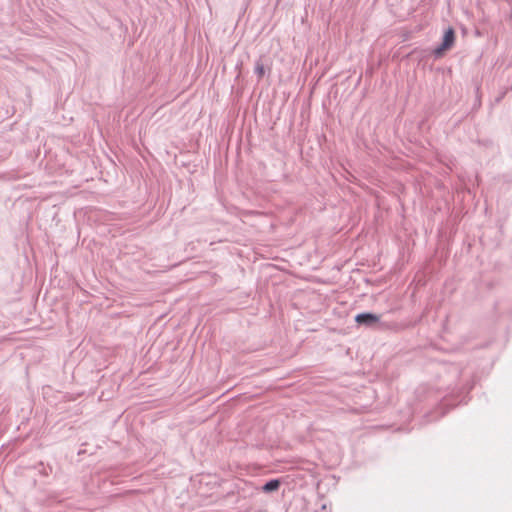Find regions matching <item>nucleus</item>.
Instances as JSON below:
<instances>
[{
    "mask_svg": "<svg viewBox=\"0 0 512 512\" xmlns=\"http://www.w3.org/2000/svg\"><path fill=\"white\" fill-rule=\"evenodd\" d=\"M455 42V32L453 28H449L443 37L442 44L434 50V54L436 57H441L445 51L452 48Z\"/></svg>",
    "mask_w": 512,
    "mask_h": 512,
    "instance_id": "f257e3e1",
    "label": "nucleus"
},
{
    "mask_svg": "<svg viewBox=\"0 0 512 512\" xmlns=\"http://www.w3.org/2000/svg\"><path fill=\"white\" fill-rule=\"evenodd\" d=\"M379 320V317L371 313L358 314L355 317V321L359 324H372Z\"/></svg>",
    "mask_w": 512,
    "mask_h": 512,
    "instance_id": "f03ea898",
    "label": "nucleus"
},
{
    "mask_svg": "<svg viewBox=\"0 0 512 512\" xmlns=\"http://www.w3.org/2000/svg\"><path fill=\"white\" fill-rule=\"evenodd\" d=\"M280 486V481L277 479L271 480L267 482L263 487L262 490L264 492H273L276 491Z\"/></svg>",
    "mask_w": 512,
    "mask_h": 512,
    "instance_id": "7ed1b4c3",
    "label": "nucleus"
},
{
    "mask_svg": "<svg viewBox=\"0 0 512 512\" xmlns=\"http://www.w3.org/2000/svg\"><path fill=\"white\" fill-rule=\"evenodd\" d=\"M255 73L257 74L259 79H261L265 75V68L262 62H256Z\"/></svg>",
    "mask_w": 512,
    "mask_h": 512,
    "instance_id": "20e7f679",
    "label": "nucleus"
}]
</instances>
